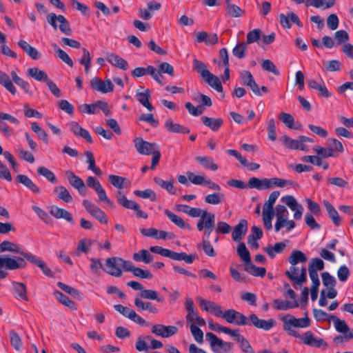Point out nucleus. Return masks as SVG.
<instances>
[{
  "label": "nucleus",
  "mask_w": 353,
  "mask_h": 353,
  "mask_svg": "<svg viewBox=\"0 0 353 353\" xmlns=\"http://www.w3.org/2000/svg\"><path fill=\"white\" fill-rule=\"evenodd\" d=\"M4 252L19 254L21 256L9 254L0 255V279H4L8 276V273L6 270L25 268L27 266L25 254L29 253L23 251L19 245L10 241H3L0 243V254Z\"/></svg>",
  "instance_id": "1"
},
{
  "label": "nucleus",
  "mask_w": 353,
  "mask_h": 353,
  "mask_svg": "<svg viewBox=\"0 0 353 353\" xmlns=\"http://www.w3.org/2000/svg\"><path fill=\"white\" fill-rule=\"evenodd\" d=\"M283 322V329L288 332V334L299 338V334L292 327H307L310 325V319L308 317L296 319L292 315H286L281 319Z\"/></svg>",
  "instance_id": "2"
},
{
  "label": "nucleus",
  "mask_w": 353,
  "mask_h": 353,
  "mask_svg": "<svg viewBox=\"0 0 353 353\" xmlns=\"http://www.w3.org/2000/svg\"><path fill=\"white\" fill-rule=\"evenodd\" d=\"M205 337L214 353H230L233 350V343L223 341L212 332H208Z\"/></svg>",
  "instance_id": "3"
},
{
  "label": "nucleus",
  "mask_w": 353,
  "mask_h": 353,
  "mask_svg": "<svg viewBox=\"0 0 353 353\" xmlns=\"http://www.w3.org/2000/svg\"><path fill=\"white\" fill-rule=\"evenodd\" d=\"M127 285L134 290H139V298L141 299L156 300L159 303L164 301L163 296H159V292L156 290L145 289L141 283L136 281H131L127 283Z\"/></svg>",
  "instance_id": "4"
},
{
  "label": "nucleus",
  "mask_w": 353,
  "mask_h": 353,
  "mask_svg": "<svg viewBox=\"0 0 353 353\" xmlns=\"http://www.w3.org/2000/svg\"><path fill=\"white\" fill-rule=\"evenodd\" d=\"M86 211L101 223H108V219L105 213L89 200H83L82 203Z\"/></svg>",
  "instance_id": "5"
},
{
  "label": "nucleus",
  "mask_w": 353,
  "mask_h": 353,
  "mask_svg": "<svg viewBox=\"0 0 353 353\" xmlns=\"http://www.w3.org/2000/svg\"><path fill=\"white\" fill-rule=\"evenodd\" d=\"M247 323L248 324L246 325H253L258 329H262L265 331L271 330L276 324L274 319H261L255 314H251L247 317Z\"/></svg>",
  "instance_id": "6"
},
{
  "label": "nucleus",
  "mask_w": 353,
  "mask_h": 353,
  "mask_svg": "<svg viewBox=\"0 0 353 353\" xmlns=\"http://www.w3.org/2000/svg\"><path fill=\"white\" fill-rule=\"evenodd\" d=\"M228 323H233L236 325H245L247 323V317L242 313L233 309L225 310L221 316Z\"/></svg>",
  "instance_id": "7"
},
{
  "label": "nucleus",
  "mask_w": 353,
  "mask_h": 353,
  "mask_svg": "<svg viewBox=\"0 0 353 353\" xmlns=\"http://www.w3.org/2000/svg\"><path fill=\"white\" fill-rule=\"evenodd\" d=\"M133 142L138 153L142 155H150L156 149L159 148L156 143H150L141 137H136Z\"/></svg>",
  "instance_id": "8"
},
{
  "label": "nucleus",
  "mask_w": 353,
  "mask_h": 353,
  "mask_svg": "<svg viewBox=\"0 0 353 353\" xmlns=\"http://www.w3.org/2000/svg\"><path fill=\"white\" fill-rule=\"evenodd\" d=\"M239 79L242 85L249 87L254 94L257 96H262V94L260 92V88L250 71H241L240 72Z\"/></svg>",
  "instance_id": "9"
},
{
  "label": "nucleus",
  "mask_w": 353,
  "mask_h": 353,
  "mask_svg": "<svg viewBox=\"0 0 353 353\" xmlns=\"http://www.w3.org/2000/svg\"><path fill=\"white\" fill-rule=\"evenodd\" d=\"M122 258L111 257L105 261V266L108 270H105L108 274L115 277H120L122 275Z\"/></svg>",
  "instance_id": "10"
},
{
  "label": "nucleus",
  "mask_w": 353,
  "mask_h": 353,
  "mask_svg": "<svg viewBox=\"0 0 353 353\" xmlns=\"http://www.w3.org/2000/svg\"><path fill=\"white\" fill-rule=\"evenodd\" d=\"M65 174L69 183L76 188L81 196H85L88 189L82 179L76 175L72 170H66Z\"/></svg>",
  "instance_id": "11"
},
{
  "label": "nucleus",
  "mask_w": 353,
  "mask_h": 353,
  "mask_svg": "<svg viewBox=\"0 0 353 353\" xmlns=\"http://www.w3.org/2000/svg\"><path fill=\"white\" fill-rule=\"evenodd\" d=\"M178 328L174 325H164L162 324H156L152 325L151 332L157 336L168 338L178 332Z\"/></svg>",
  "instance_id": "12"
},
{
  "label": "nucleus",
  "mask_w": 353,
  "mask_h": 353,
  "mask_svg": "<svg viewBox=\"0 0 353 353\" xmlns=\"http://www.w3.org/2000/svg\"><path fill=\"white\" fill-rule=\"evenodd\" d=\"M90 85L93 90L102 93L112 92L114 89V85L109 79L103 81L99 77L92 78L90 80Z\"/></svg>",
  "instance_id": "13"
},
{
  "label": "nucleus",
  "mask_w": 353,
  "mask_h": 353,
  "mask_svg": "<svg viewBox=\"0 0 353 353\" xmlns=\"http://www.w3.org/2000/svg\"><path fill=\"white\" fill-rule=\"evenodd\" d=\"M197 300L200 307L205 311L213 314L216 317H221L223 315L222 307L216 303L198 297Z\"/></svg>",
  "instance_id": "14"
},
{
  "label": "nucleus",
  "mask_w": 353,
  "mask_h": 353,
  "mask_svg": "<svg viewBox=\"0 0 353 353\" xmlns=\"http://www.w3.org/2000/svg\"><path fill=\"white\" fill-rule=\"evenodd\" d=\"M281 201L286 204L292 211H295L294 218L296 220H300L302 217L303 208L299 204L293 196L287 195L281 198Z\"/></svg>",
  "instance_id": "15"
},
{
  "label": "nucleus",
  "mask_w": 353,
  "mask_h": 353,
  "mask_svg": "<svg viewBox=\"0 0 353 353\" xmlns=\"http://www.w3.org/2000/svg\"><path fill=\"white\" fill-rule=\"evenodd\" d=\"M301 342L307 345L321 347H328L327 343L323 339H316L312 332L307 331L299 337Z\"/></svg>",
  "instance_id": "16"
},
{
  "label": "nucleus",
  "mask_w": 353,
  "mask_h": 353,
  "mask_svg": "<svg viewBox=\"0 0 353 353\" xmlns=\"http://www.w3.org/2000/svg\"><path fill=\"white\" fill-rule=\"evenodd\" d=\"M299 272V268L292 265L290 270L285 272V275L296 285H302L307 281V274L305 268H302L299 276H296Z\"/></svg>",
  "instance_id": "17"
},
{
  "label": "nucleus",
  "mask_w": 353,
  "mask_h": 353,
  "mask_svg": "<svg viewBox=\"0 0 353 353\" xmlns=\"http://www.w3.org/2000/svg\"><path fill=\"white\" fill-rule=\"evenodd\" d=\"M25 259L31 263L34 264L40 268L46 276L48 277L53 276L52 270L43 260L38 259L36 256L30 252L28 254H25Z\"/></svg>",
  "instance_id": "18"
},
{
  "label": "nucleus",
  "mask_w": 353,
  "mask_h": 353,
  "mask_svg": "<svg viewBox=\"0 0 353 353\" xmlns=\"http://www.w3.org/2000/svg\"><path fill=\"white\" fill-rule=\"evenodd\" d=\"M248 230V222L245 219H241L239 223L234 228L232 236L233 241H240L243 236L245 234Z\"/></svg>",
  "instance_id": "19"
},
{
  "label": "nucleus",
  "mask_w": 353,
  "mask_h": 353,
  "mask_svg": "<svg viewBox=\"0 0 353 353\" xmlns=\"http://www.w3.org/2000/svg\"><path fill=\"white\" fill-rule=\"evenodd\" d=\"M70 128L75 135L83 138L89 143H92L93 142L89 132L87 130L83 128L80 125H79L78 123L72 121L70 123Z\"/></svg>",
  "instance_id": "20"
},
{
  "label": "nucleus",
  "mask_w": 353,
  "mask_h": 353,
  "mask_svg": "<svg viewBox=\"0 0 353 353\" xmlns=\"http://www.w3.org/2000/svg\"><path fill=\"white\" fill-rule=\"evenodd\" d=\"M107 61L114 67L123 70H127L129 68L126 60L114 53L108 54Z\"/></svg>",
  "instance_id": "21"
},
{
  "label": "nucleus",
  "mask_w": 353,
  "mask_h": 353,
  "mask_svg": "<svg viewBox=\"0 0 353 353\" xmlns=\"http://www.w3.org/2000/svg\"><path fill=\"white\" fill-rule=\"evenodd\" d=\"M165 128L169 132L171 133L188 134L190 132L188 128L179 123H174L171 119L165 121Z\"/></svg>",
  "instance_id": "22"
},
{
  "label": "nucleus",
  "mask_w": 353,
  "mask_h": 353,
  "mask_svg": "<svg viewBox=\"0 0 353 353\" xmlns=\"http://www.w3.org/2000/svg\"><path fill=\"white\" fill-rule=\"evenodd\" d=\"M288 241L276 243L274 246L268 245L263 248L264 252H265L270 258L274 259L275 254L282 253L288 245Z\"/></svg>",
  "instance_id": "23"
},
{
  "label": "nucleus",
  "mask_w": 353,
  "mask_h": 353,
  "mask_svg": "<svg viewBox=\"0 0 353 353\" xmlns=\"http://www.w3.org/2000/svg\"><path fill=\"white\" fill-rule=\"evenodd\" d=\"M16 181L23 184L34 194L40 193V188L25 174H18L16 177Z\"/></svg>",
  "instance_id": "24"
},
{
  "label": "nucleus",
  "mask_w": 353,
  "mask_h": 353,
  "mask_svg": "<svg viewBox=\"0 0 353 353\" xmlns=\"http://www.w3.org/2000/svg\"><path fill=\"white\" fill-rule=\"evenodd\" d=\"M17 44L32 59L37 60L40 59L41 54L38 50L27 41L21 39L18 41Z\"/></svg>",
  "instance_id": "25"
},
{
  "label": "nucleus",
  "mask_w": 353,
  "mask_h": 353,
  "mask_svg": "<svg viewBox=\"0 0 353 353\" xmlns=\"http://www.w3.org/2000/svg\"><path fill=\"white\" fill-rule=\"evenodd\" d=\"M12 285L15 293L16 299L28 301V297L27 295V288L26 285L23 283L17 281H13Z\"/></svg>",
  "instance_id": "26"
},
{
  "label": "nucleus",
  "mask_w": 353,
  "mask_h": 353,
  "mask_svg": "<svg viewBox=\"0 0 353 353\" xmlns=\"http://www.w3.org/2000/svg\"><path fill=\"white\" fill-rule=\"evenodd\" d=\"M164 213L168 218L179 228L181 229H188L189 230H192V227L189 223H185L181 217L176 215L170 210L166 209L164 210Z\"/></svg>",
  "instance_id": "27"
},
{
  "label": "nucleus",
  "mask_w": 353,
  "mask_h": 353,
  "mask_svg": "<svg viewBox=\"0 0 353 353\" xmlns=\"http://www.w3.org/2000/svg\"><path fill=\"white\" fill-rule=\"evenodd\" d=\"M201 122L212 130L216 132L219 130L223 123V120L221 118H211L207 116H203L201 118Z\"/></svg>",
  "instance_id": "28"
},
{
  "label": "nucleus",
  "mask_w": 353,
  "mask_h": 353,
  "mask_svg": "<svg viewBox=\"0 0 353 353\" xmlns=\"http://www.w3.org/2000/svg\"><path fill=\"white\" fill-rule=\"evenodd\" d=\"M323 205L327 212L329 217L332 219L333 223L339 226L341 223V218L339 215L338 212L334 208V207L328 201H323Z\"/></svg>",
  "instance_id": "29"
},
{
  "label": "nucleus",
  "mask_w": 353,
  "mask_h": 353,
  "mask_svg": "<svg viewBox=\"0 0 353 353\" xmlns=\"http://www.w3.org/2000/svg\"><path fill=\"white\" fill-rule=\"evenodd\" d=\"M273 303L274 307L278 310H288L299 307V303L296 300L290 301L276 299L273 301Z\"/></svg>",
  "instance_id": "30"
},
{
  "label": "nucleus",
  "mask_w": 353,
  "mask_h": 353,
  "mask_svg": "<svg viewBox=\"0 0 353 353\" xmlns=\"http://www.w3.org/2000/svg\"><path fill=\"white\" fill-rule=\"evenodd\" d=\"M134 305L139 311L148 310L152 314H157L159 312L158 308L154 306L150 302H144L139 297L135 298Z\"/></svg>",
  "instance_id": "31"
},
{
  "label": "nucleus",
  "mask_w": 353,
  "mask_h": 353,
  "mask_svg": "<svg viewBox=\"0 0 353 353\" xmlns=\"http://www.w3.org/2000/svg\"><path fill=\"white\" fill-rule=\"evenodd\" d=\"M50 214L56 219H63L68 222H71L73 219L70 212L65 209L58 208L57 206L51 207Z\"/></svg>",
  "instance_id": "32"
},
{
  "label": "nucleus",
  "mask_w": 353,
  "mask_h": 353,
  "mask_svg": "<svg viewBox=\"0 0 353 353\" xmlns=\"http://www.w3.org/2000/svg\"><path fill=\"white\" fill-rule=\"evenodd\" d=\"M27 74L38 81L46 82L49 79L47 73L37 67L28 68Z\"/></svg>",
  "instance_id": "33"
},
{
  "label": "nucleus",
  "mask_w": 353,
  "mask_h": 353,
  "mask_svg": "<svg viewBox=\"0 0 353 353\" xmlns=\"http://www.w3.org/2000/svg\"><path fill=\"white\" fill-rule=\"evenodd\" d=\"M108 179L113 186L120 190L125 187H128L130 185V181L127 178L117 175L110 174L108 176Z\"/></svg>",
  "instance_id": "34"
},
{
  "label": "nucleus",
  "mask_w": 353,
  "mask_h": 353,
  "mask_svg": "<svg viewBox=\"0 0 353 353\" xmlns=\"http://www.w3.org/2000/svg\"><path fill=\"white\" fill-rule=\"evenodd\" d=\"M244 270L249 274L254 276L264 277L266 274V270L263 267H256L252 263V261L245 264Z\"/></svg>",
  "instance_id": "35"
},
{
  "label": "nucleus",
  "mask_w": 353,
  "mask_h": 353,
  "mask_svg": "<svg viewBox=\"0 0 353 353\" xmlns=\"http://www.w3.org/2000/svg\"><path fill=\"white\" fill-rule=\"evenodd\" d=\"M150 98V92L148 89L145 90L144 92L137 93V101L148 110L152 111L154 109L153 105L149 102Z\"/></svg>",
  "instance_id": "36"
},
{
  "label": "nucleus",
  "mask_w": 353,
  "mask_h": 353,
  "mask_svg": "<svg viewBox=\"0 0 353 353\" xmlns=\"http://www.w3.org/2000/svg\"><path fill=\"white\" fill-rule=\"evenodd\" d=\"M0 84L3 85L12 94H15L17 90L10 77L4 72L0 70Z\"/></svg>",
  "instance_id": "37"
},
{
  "label": "nucleus",
  "mask_w": 353,
  "mask_h": 353,
  "mask_svg": "<svg viewBox=\"0 0 353 353\" xmlns=\"http://www.w3.org/2000/svg\"><path fill=\"white\" fill-rule=\"evenodd\" d=\"M54 192L57 194L59 199L63 200L65 203H71L73 200L69 191L63 185L55 187Z\"/></svg>",
  "instance_id": "38"
},
{
  "label": "nucleus",
  "mask_w": 353,
  "mask_h": 353,
  "mask_svg": "<svg viewBox=\"0 0 353 353\" xmlns=\"http://www.w3.org/2000/svg\"><path fill=\"white\" fill-rule=\"evenodd\" d=\"M132 257L137 262L142 261L145 263H150L153 261V255H152L148 250L145 249L134 253Z\"/></svg>",
  "instance_id": "39"
},
{
  "label": "nucleus",
  "mask_w": 353,
  "mask_h": 353,
  "mask_svg": "<svg viewBox=\"0 0 353 353\" xmlns=\"http://www.w3.org/2000/svg\"><path fill=\"white\" fill-rule=\"evenodd\" d=\"M54 295L55 298L63 305H65L73 310H76L77 309L76 303L61 292L56 290L54 292Z\"/></svg>",
  "instance_id": "40"
},
{
  "label": "nucleus",
  "mask_w": 353,
  "mask_h": 353,
  "mask_svg": "<svg viewBox=\"0 0 353 353\" xmlns=\"http://www.w3.org/2000/svg\"><path fill=\"white\" fill-rule=\"evenodd\" d=\"M267 182V178L260 179L256 177H252L248 181V187L249 188H256L259 190H268L266 187Z\"/></svg>",
  "instance_id": "41"
},
{
  "label": "nucleus",
  "mask_w": 353,
  "mask_h": 353,
  "mask_svg": "<svg viewBox=\"0 0 353 353\" xmlns=\"http://www.w3.org/2000/svg\"><path fill=\"white\" fill-rule=\"evenodd\" d=\"M170 259H172L173 260L176 261H184L185 263L188 264H191L193 263L195 256L192 254L188 255L185 252H176L174 251H170Z\"/></svg>",
  "instance_id": "42"
},
{
  "label": "nucleus",
  "mask_w": 353,
  "mask_h": 353,
  "mask_svg": "<svg viewBox=\"0 0 353 353\" xmlns=\"http://www.w3.org/2000/svg\"><path fill=\"white\" fill-rule=\"evenodd\" d=\"M205 82L213 89L219 92H223V86L219 78L210 72V74L204 79Z\"/></svg>",
  "instance_id": "43"
},
{
  "label": "nucleus",
  "mask_w": 353,
  "mask_h": 353,
  "mask_svg": "<svg viewBox=\"0 0 353 353\" xmlns=\"http://www.w3.org/2000/svg\"><path fill=\"white\" fill-rule=\"evenodd\" d=\"M154 181L156 184L159 185L161 188L166 190L170 194H176V190L173 185L172 180L166 181L159 177L156 176L154 178Z\"/></svg>",
  "instance_id": "44"
},
{
  "label": "nucleus",
  "mask_w": 353,
  "mask_h": 353,
  "mask_svg": "<svg viewBox=\"0 0 353 353\" xmlns=\"http://www.w3.org/2000/svg\"><path fill=\"white\" fill-rule=\"evenodd\" d=\"M196 160L199 162L205 168L210 169L212 171L218 170V165L214 163V160L207 156L204 157H196Z\"/></svg>",
  "instance_id": "45"
},
{
  "label": "nucleus",
  "mask_w": 353,
  "mask_h": 353,
  "mask_svg": "<svg viewBox=\"0 0 353 353\" xmlns=\"http://www.w3.org/2000/svg\"><path fill=\"white\" fill-rule=\"evenodd\" d=\"M306 255L300 250H294L289 256L288 261L292 265H295L299 263H304L307 261Z\"/></svg>",
  "instance_id": "46"
},
{
  "label": "nucleus",
  "mask_w": 353,
  "mask_h": 353,
  "mask_svg": "<svg viewBox=\"0 0 353 353\" xmlns=\"http://www.w3.org/2000/svg\"><path fill=\"white\" fill-rule=\"evenodd\" d=\"M57 286L64 291L65 292L69 294L70 296L74 297V299L81 300L82 299V294L81 293L77 290L76 288H74L68 285H66L62 282H58Z\"/></svg>",
  "instance_id": "47"
},
{
  "label": "nucleus",
  "mask_w": 353,
  "mask_h": 353,
  "mask_svg": "<svg viewBox=\"0 0 353 353\" xmlns=\"http://www.w3.org/2000/svg\"><path fill=\"white\" fill-rule=\"evenodd\" d=\"M292 183H293V182L292 181L282 179L280 178L275 177V178L268 179L266 187L268 189H270L274 187L283 188L285 185H292Z\"/></svg>",
  "instance_id": "48"
},
{
  "label": "nucleus",
  "mask_w": 353,
  "mask_h": 353,
  "mask_svg": "<svg viewBox=\"0 0 353 353\" xmlns=\"http://www.w3.org/2000/svg\"><path fill=\"white\" fill-rule=\"evenodd\" d=\"M280 195L279 191H273L269 196L268 200L264 203L263 211L274 212V205Z\"/></svg>",
  "instance_id": "49"
},
{
  "label": "nucleus",
  "mask_w": 353,
  "mask_h": 353,
  "mask_svg": "<svg viewBox=\"0 0 353 353\" xmlns=\"http://www.w3.org/2000/svg\"><path fill=\"white\" fill-rule=\"evenodd\" d=\"M193 68L203 79L206 78L210 74V72L208 70L206 65L203 61L198 59H194Z\"/></svg>",
  "instance_id": "50"
},
{
  "label": "nucleus",
  "mask_w": 353,
  "mask_h": 353,
  "mask_svg": "<svg viewBox=\"0 0 353 353\" xmlns=\"http://www.w3.org/2000/svg\"><path fill=\"white\" fill-rule=\"evenodd\" d=\"M186 321L188 323L195 322L197 325L204 326L205 325V321L198 315L196 310H192V312H187L185 316Z\"/></svg>",
  "instance_id": "51"
},
{
  "label": "nucleus",
  "mask_w": 353,
  "mask_h": 353,
  "mask_svg": "<svg viewBox=\"0 0 353 353\" xmlns=\"http://www.w3.org/2000/svg\"><path fill=\"white\" fill-rule=\"evenodd\" d=\"M134 194L137 196L142 199H150L152 201H156L157 200L156 192L150 188L145 189V190H136L134 191Z\"/></svg>",
  "instance_id": "52"
},
{
  "label": "nucleus",
  "mask_w": 353,
  "mask_h": 353,
  "mask_svg": "<svg viewBox=\"0 0 353 353\" xmlns=\"http://www.w3.org/2000/svg\"><path fill=\"white\" fill-rule=\"evenodd\" d=\"M37 173L40 175H42L44 176L48 181H50L52 183H57V179L54 174L53 172L50 170L46 167L41 166L39 167L37 170Z\"/></svg>",
  "instance_id": "53"
},
{
  "label": "nucleus",
  "mask_w": 353,
  "mask_h": 353,
  "mask_svg": "<svg viewBox=\"0 0 353 353\" xmlns=\"http://www.w3.org/2000/svg\"><path fill=\"white\" fill-rule=\"evenodd\" d=\"M150 339L151 336H139L135 343L136 350L139 352H147L149 349L147 341H149Z\"/></svg>",
  "instance_id": "54"
},
{
  "label": "nucleus",
  "mask_w": 353,
  "mask_h": 353,
  "mask_svg": "<svg viewBox=\"0 0 353 353\" xmlns=\"http://www.w3.org/2000/svg\"><path fill=\"white\" fill-rule=\"evenodd\" d=\"M82 51H83V56L79 59V63H80V64H81L84 66L85 72L86 74H88L89 71H90V65H91V60H92L91 56H90L89 51L86 48H83Z\"/></svg>",
  "instance_id": "55"
},
{
  "label": "nucleus",
  "mask_w": 353,
  "mask_h": 353,
  "mask_svg": "<svg viewBox=\"0 0 353 353\" xmlns=\"http://www.w3.org/2000/svg\"><path fill=\"white\" fill-rule=\"evenodd\" d=\"M239 257L245 262V264L251 261L250 254L244 243H240L237 248Z\"/></svg>",
  "instance_id": "56"
},
{
  "label": "nucleus",
  "mask_w": 353,
  "mask_h": 353,
  "mask_svg": "<svg viewBox=\"0 0 353 353\" xmlns=\"http://www.w3.org/2000/svg\"><path fill=\"white\" fill-rule=\"evenodd\" d=\"M314 150L320 156L321 158H327L330 157H336L335 152L333 151V148H323L321 146H316Z\"/></svg>",
  "instance_id": "57"
},
{
  "label": "nucleus",
  "mask_w": 353,
  "mask_h": 353,
  "mask_svg": "<svg viewBox=\"0 0 353 353\" xmlns=\"http://www.w3.org/2000/svg\"><path fill=\"white\" fill-rule=\"evenodd\" d=\"M247 52V44L245 42L238 43L232 50V54L239 59L245 57Z\"/></svg>",
  "instance_id": "58"
},
{
  "label": "nucleus",
  "mask_w": 353,
  "mask_h": 353,
  "mask_svg": "<svg viewBox=\"0 0 353 353\" xmlns=\"http://www.w3.org/2000/svg\"><path fill=\"white\" fill-rule=\"evenodd\" d=\"M59 30L66 35L72 34V29L70 28V23L65 17L61 14L59 15Z\"/></svg>",
  "instance_id": "59"
},
{
  "label": "nucleus",
  "mask_w": 353,
  "mask_h": 353,
  "mask_svg": "<svg viewBox=\"0 0 353 353\" xmlns=\"http://www.w3.org/2000/svg\"><path fill=\"white\" fill-rule=\"evenodd\" d=\"M58 57L69 66H73V61L69 55L63 50H61L56 43L53 45Z\"/></svg>",
  "instance_id": "60"
},
{
  "label": "nucleus",
  "mask_w": 353,
  "mask_h": 353,
  "mask_svg": "<svg viewBox=\"0 0 353 353\" xmlns=\"http://www.w3.org/2000/svg\"><path fill=\"white\" fill-rule=\"evenodd\" d=\"M323 284L327 288H332L336 284L335 278L329 272H325L321 274Z\"/></svg>",
  "instance_id": "61"
},
{
  "label": "nucleus",
  "mask_w": 353,
  "mask_h": 353,
  "mask_svg": "<svg viewBox=\"0 0 353 353\" xmlns=\"http://www.w3.org/2000/svg\"><path fill=\"white\" fill-rule=\"evenodd\" d=\"M190 332L194 339V340L201 343L203 341V331L195 324L192 323L190 326Z\"/></svg>",
  "instance_id": "62"
},
{
  "label": "nucleus",
  "mask_w": 353,
  "mask_h": 353,
  "mask_svg": "<svg viewBox=\"0 0 353 353\" xmlns=\"http://www.w3.org/2000/svg\"><path fill=\"white\" fill-rule=\"evenodd\" d=\"M10 343L16 350H19L22 346V341L18 334L14 330L9 333Z\"/></svg>",
  "instance_id": "63"
},
{
  "label": "nucleus",
  "mask_w": 353,
  "mask_h": 353,
  "mask_svg": "<svg viewBox=\"0 0 353 353\" xmlns=\"http://www.w3.org/2000/svg\"><path fill=\"white\" fill-rule=\"evenodd\" d=\"M237 343H239L241 351L244 353H256L249 341L243 336L240 337V339H238Z\"/></svg>",
  "instance_id": "64"
}]
</instances>
